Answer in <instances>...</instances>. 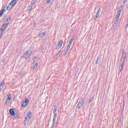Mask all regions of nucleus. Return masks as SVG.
Instances as JSON below:
<instances>
[{
  "label": "nucleus",
  "mask_w": 128,
  "mask_h": 128,
  "mask_svg": "<svg viewBox=\"0 0 128 128\" xmlns=\"http://www.w3.org/2000/svg\"><path fill=\"white\" fill-rule=\"evenodd\" d=\"M36 2H38V0H34V4H36Z\"/></svg>",
  "instance_id": "obj_29"
},
{
  "label": "nucleus",
  "mask_w": 128,
  "mask_h": 128,
  "mask_svg": "<svg viewBox=\"0 0 128 128\" xmlns=\"http://www.w3.org/2000/svg\"><path fill=\"white\" fill-rule=\"evenodd\" d=\"M38 63H36L34 66L33 68L36 70V68H38Z\"/></svg>",
  "instance_id": "obj_20"
},
{
  "label": "nucleus",
  "mask_w": 128,
  "mask_h": 128,
  "mask_svg": "<svg viewBox=\"0 0 128 128\" xmlns=\"http://www.w3.org/2000/svg\"><path fill=\"white\" fill-rule=\"evenodd\" d=\"M100 8L98 9L96 16V18H100Z\"/></svg>",
  "instance_id": "obj_17"
},
{
  "label": "nucleus",
  "mask_w": 128,
  "mask_h": 128,
  "mask_svg": "<svg viewBox=\"0 0 128 128\" xmlns=\"http://www.w3.org/2000/svg\"><path fill=\"white\" fill-rule=\"evenodd\" d=\"M120 20H116L114 21V24L112 26L113 30H116V26H118V22Z\"/></svg>",
  "instance_id": "obj_10"
},
{
  "label": "nucleus",
  "mask_w": 128,
  "mask_h": 128,
  "mask_svg": "<svg viewBox=\"0 0 128 128\" xmlns=\"http://www.w3.org/2000/svg\"><path fill=\"white\" fill-rule=\"evenodd\" d=\"M34 3L31 4L30 5V6H31V8H32V6H34Z\"/></svg>",
  "instance_id": "obj_27"
},
{
  "label": "nucleus",
  "mask_w": 128,
  "mask_h": 128,
  "mask_svg": "<svg viewBox=\"0 0 128 128\" xmlns=\"http://www.w3.org/2000/svg\"><path fill=\"white\" fill-rule=\"evenodd\" d=\"M92 101L90 100H89V102H91Z\"/></svg>",
  "instance_id": "obj_31"
},
{
  "label": "nucleus",
  "mask_w": 128,
  "mask_h": 128,
  "mask_svg": "<svg viewBox=\"0 0 128 128\" xmlns=\"http://www.w3.org/2000/svg\"><path fill=\"white\" fill-rule=\"evenodd\" d=\"M126 2H128V0H123V4H126Z\"/></svg>",
  "instance_id": "obj_25"
},
{
  "label": "nucleus",
  "mask_w": 128,
  "mask_h": 128,
  "mask_svg": "<svg viewBox=\"0 0 128 128\" xmlns=\"http://www.w3.org/2000/svg\"><path fill=\"white\" fill-rule=\"evenodd\" d=\"M18 0H12L10 4L12 5V8H14V6H16L17 2L18 1Z\"/></svg>",
  "instance_id": "obj_13"
},
{
  "label": "nucleus",
  "mask_w": 128,
  "mask_h": 128,
  "mask_svg": "<svg viewBox=\"0 0 128 128\" xmlns=\"http://www.w3.org/2000/svg\"><path fill=\"white\" fill-rule=\"evenodd\" d=\"M50 2H52L50 0H48L47 1V4H50Z\"/></svg>",
  "instance_id": "obj_24"
},
{
  "label": "nucleus",
  "mask_w": 128,
  "mask_h": 128,
  "mask_svg": "<svg viewBox=\"0 0 128 128\" xmlns=\"http://www.w3.org/2000/svg\"><path fill=\"white\" fill-rule=\"evenodd\" d=\"M120 14H122V10L120 9L118 11V14H116V20H120Z\"/></svg>",
  "instance_id": "obj_11"
},
{
  "label": "nucleus",
  "mask_w": 128,
  "mask_h": 128,
  "mask_svg": "<svg viewBox=\"0 0 128 128\" xmlns=\"http://www.w3.org/2000/svg\"><path fill=\"white\" fill-rule=\"evenodd\" d=\"M9 112H10V114H11L12 116H14V114H16V112H14V109H12V108H11Z\"/></svg>",
  "instance_id": "obj_15"
},
{
  "label": "nucleus",
  "mask_w": 128,
  "mask_h": 128,
  "mask_svg": "<svg viewBox=\"0 0 128 128\" xmlns=\"http://www.w3.org/2000/svg\"><path fill=\"white\" fill-rule=\"evenodd\" d=\"M30 102L28 99L25 100V101L23 102L22 104V108H26L28 106V104Z\"/></svg>",
  "instance_id": "obj_8"
},
{
  "label": "nucleus",
  "mask_w": 128,
  "mask_h": 128,
  "mask_svg": "<svg viewBox=\"0 0 128 128\" xmlns=\"http://www.w3.org/2000/svg\"><path fill=\"white\" fill-rule=\"evenodd\" d=\"M56 110H58V108H56V106H55V108L53 110L54 115L53 120H52L53 124L51 128H54V126H56V116H57Z\"/></svg>",
  "instance_id": "obj_2"
},
{
  "label": "nucleus",
  "mask_w": 128,
  "mask_h": 128,
  "mask_svg": "<svg viewBox=\"0 0 128 128\" xmlns=\"http://www.w3.org/2000/svg\"><path fill=\"white\" fill-rule=\"evenodd\" d=\"M10 100H12V95L10 94H8V98L5 102L6 104H10Z\"/></svg>",
  "instance_id": "obj_9"
},
{
  "label": "nucleus",
  "mask_w": 128,
  "mask_h": 128,
  "mask_svg": "<svg viewBox=\"0 0 128 128\" xmlns=\"http://www.w3.org/2000/svg\"><path fill=\"white\" fill-rule=\"evenodd\" d=\"M39 38H42L44 36H46V32H42L38 35Z\"/></svg>",
  "instance_id": "obj_14"
},
{
  "label": "nucleus",
  "mask_w": 128,
  "mask_h": 128,
  "mask_svg": "<svg viewBox=\"0 0 128 128\" xmlns=\"http://www.w3.org/2000/svg\"><path fill=\"white\" fill-rule=\"evenodd\" d=\"M10 6H12L10 4H9L8 5V6L7 7V10H12V7L10 8Z\"/></svg>",
  "instance_id": "obj_19"
},
{
  "label": "nucleus",
  "mask_w": 128,
  "mask_h": 128,
  "mask_svg": "<svg viewBox=\"0 0 128 128\" xmlns=\"http://www.w3.org/2000/svg\"><path fill=\"white\" fill-rule=\"evenodd\" d=\"M4 82H2L0 84V87L2 89V88H4Z\"/></svg>",
  "instance_id": "obj_18"
},
{
  "label": "nucleus",
  "mask_w": 128,
  "mask_h": 128,
  "mask_svg": "<svg viewBox=\"0 0 128 128\" xmlns=\"http://www.w3.org/2000/svg\"><path fill=\"white\" fill-rule=\"evenodd\" d=\"M32 50H28L26 52V53L22 55V58H26V60H28L32 56Z\"/></svg>",
  "instance_id": "obj_3"
},
{
  "label": "nucleus",
  "mask_w": 128,
  "mask_h": 128,
  "mask_svg": "<svg viewBox=\"0 0 128 128\" xmlns=\"http://www.w3.org/2000/svg\"><path fill=\"white\" fill-rule=\"evenodd\" d=\"M62 44H63L62 40H60L56 46L55 50H60V48L62 46Z\"/></svg>",
  "instance_id": "obj_7"
},
{
  "label": "nucleus",
  "mask_w": 128,
  "mask_h": 128,
  "mask_svg": "<svg viewBox=\"0 0 128 128\" xmlns=\"http://www.w3.org/2000/svg\"><path fill=\"white\" fill-rule=\"evenodd\" d=\"M8 26V23H5L2 26H1V28L0 29V32H6V26Z\"/></svg>",
  "instance_id": "obj_6"
},
{
  "label": "nucleus",
  "mask_w": 128,
  "mask_h": 128,
  "mask_svg": "<svg viewBox=\"0 0 128 128\" xmlns=\"http://www.w3.org/2000/svg\"><path fill=\"white\" fill-rule=\"evenodd\" d=\"M96 64H98V59L96 62Z\"/></svg>",
  "instance_id": "obj_26"
},
{
  "label": "nucleus",
  "mask_w": 128,
  "mask_h": 128,
  "mask_svg": "<svg viewBox=\"0 0 128 128\" xmlns=\"http://www.w3.org/2000/svg\"><path fill=\"white\" fill-rule=\"evenodd\" d=\"M5 12H6V10L4 9L0 10V18H1V16H4V14Z\"/></svg>",
  "instance_id": "obj_16"
},
{
  "label": "nucleus",
  "mask_w": 128,
  "mask_h": 128,
  "mask_svg": "<svg viewBox=\"0 0 128 128\" xmlns=\"http://www.w3.org/2000/svg\"><path fill=\"white\" fill-rule=\"evenodd\" d=\"M74 38H72L70 40V42L68 44V46L66 47V50L65 56L68 53V52H70V46H72V42H74Z\"/></svg>",
  "instance_id": "obj_4"
},
{
  "label": "nucleus",
  "mask_w": 128,
  "mask_h": 128,
  "mask_svg": "<svg viewBox=\"0 0 128 128\" xmlns=\"http://www.w3.org/2000/svg\"><path fill=\"white\" fill-rule=\"evenodd\" d=\"M2 34H4V32H0V38H2Z\"/></svg>",
  "instance_id": "obj_21"
},
{
  "label": "nucleus",
  "mask_w": 128,
  "mask_h": 128,
  "mask_svg": "<svg viewBox=\"0 0 128 128\" xmlns=\"http://www.w3.org/2000/svg\"><path fill=\"white\" fill-rule=\"evenodd\" d=\"M32 10V6H28V10Z\"/></svg>",
  "instance_id": "obj_23"
},
{
  "label": "nucleus",
  "mask_w": 128,
  "mask_h": 128,
  "mask_svg": "<svg viewBox=\"0 0 128 128\" xmlns=\"http://www.w3.org/2000/svg\"><path fill=\"white\" fill-rule=\"evenodd\" d=\"M62 52H63L62 50V51L60 50L59 51V52L58 53V54H59V56H60L62 54Z\"/></svg>",
  "instance_id": "obj_22"
},
{
  "label": "nucleus",
  "mask_w": 128,
  "mask_h": 128,
  "mask_svg": "<svg viewBox=\"0 0 128 128\" xmlns=\"http://www.w3.org/2000/svg\"><path fill=\"white\" fill-rule=\"evenodd\" d=\"M36 57H35L33 59H32V60H36Z\"/></svg>",
  "instance_id": "obj_30"
},
{
  "label": "nucleus",
  "mask_w": 128,
  "mask_h": 128,
  "mask_svg": "<svg viewBox=\"0 0 128 128\" xmlns=\"http://www.w3.org/2000/svg\"><path fill=\"white\" fill-rule=\"evenodd\" d=\"M31 118H32V112H29L27 114V116L25 118V120L24 121V123L25 124H26L28 123V122H30V120Z\"/></svg>",
  "instance_id": "obj_5"
},
{
  "label": "nucleus",
  "mask_w": 128,
  "mask_h": 128,
  "mask_svg": "<svg viewBox=\"0 0 128 128\" xmlns=\"http://www.w3.org/2000/svg\"><path fill=\"white\" fill-rule=\"evenodd\" d=\"M84 100L82 101H80L78 103V105H77V108L80 109L82 108V106H84Z\"/></svg>",
  "instance_id": "obj_12"
},
{
  "label": "nucleus",
  "mask_w": 128,
  "mask_h": 128,
  "mask_svg": "<svg viewBox=\"0 0 128 128\" xmlns=\"http://www.w3.org/2000/svg\"><path fill=\"white\" fill-rule=\"evenodd\" d=\"M6 20H7V22H8V20H10V18H8L6 19Z\"/></svg>",
  "instance_id": "obj_28"
},
{
  "label": "nucleus",
  "mask_w": 128,
  "mask_h": 128,
  "mask_svg": "<svg viewBox=\"0 0 128 128\" xmlns=\"http://www.w3.org/2000/svg\"><path fill=\"white\" fill-rule=\"evenodd\" d=\"M126 52L124 50L122 52V56L120 63V72H122V70H124V62H126Z\"/></svg>",
  "instance_id": "obj_1"
}]
</instances>
